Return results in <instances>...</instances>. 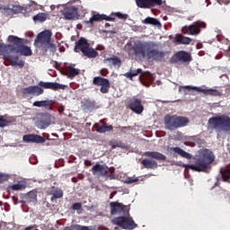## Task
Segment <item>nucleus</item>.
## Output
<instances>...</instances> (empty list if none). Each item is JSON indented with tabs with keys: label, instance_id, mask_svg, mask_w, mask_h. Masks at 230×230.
Returning <instances> with one entry per match:
<instances>
[{
	"label": "nucleus",
	"instance_id": "1a4fd4ad",
	"mask_svg": "<svg viewBox=\"0 0 230 230\" xmlns=\"http://www.w3.org/2000/svg\"><path fill=\"white\" fill-rule=\"evenodd\" d=\"M10 53H12V44L0 43V55L4 60H8L11 66H18L22 69L24 67V60H19V56H12Z\"/></svg>",
	"mask_w": 230,
	"mask_h": 230
},
{
	"label": "nucleus",
	"instance_id": "72a5a7b5",
	"mask_svg": "<svg viewBox=\"0 0 230 230\" xmlns=\"http://www.w3.org/2000/svg\"><path fill=\"white\" fill-rule=\"evenodd\" d=\"M13 191H21L22 190H26V183L24 181H18L16 184L11 185L9 187Z\"/></svg>",
	"mask_w": 230,
	"mask_h": 230
},
{
	"label": "nucleus",
	"instance_id": "09e8293b",
	"mask_svg": "<svg viewBox=\"0 0 230 230\" xmlns=\"http://www.w3.org/2000/svg\"><path fill=\"white\" fill-rule=\"evenodd\" d=\"M85 105H86V107L92 108V107H94L96 105V102H93V101H86Z\"/></svg>",
	"mask_w": 230,
	"mask_h": 230
},
{
	"label": "nucleus",
	"instance_id": "c85d7f7f",
	"mask_svg": "<svg viewBox=\"0 0 230 230\" xmlns=\"http://www.w3.org/2000/svg\"><path fill=\"white\" fill-rule=\"evenodd\" d=\"M186 89L188 91H197V93H206V90L202 89L201 87L186 85V86H180L179 93H186Z\"/></svg>",
	"mask_w": 230,
	"mask_h": 230
},
{
	"label": "nucleus",
	"instance_id": "f3484780",
	"mask_svg": "<svg viewBox=\"0 0 230 230\" xmlns=\"http://www.w3.org/2000/svg\"><path fill=\"white\" fill-rule=\"evenodd\" d=\"M138 8H154V6H161L163 0H136Z\"/></svg>",
	"mask_w": 230,
	"mask_h": 230
},
{
	"label": "nucleus",
	"instance_id": "2eb2a0df",
	"mask_svg": "<svg viewBox=\"0 0 230 230\" xmlns=\"http://www.w3.org/2000/svg\"><path fill=\"white\" fill-rule=\"evenodd\" d=\"M100 21H111L112 22H114V21H116V18L112 16H107L106 14L97 13L93 14V17L90 18V20L84 21V24L85 26H87V28H93L94 22H100Z\"/></svg>",
	"mask_w": 230,
	"mask_h": 230
},
{
	"label": "nucleus",
	"instance_id": "cd10ccee",
	"mask_svg": "<svg viewBox=\"0 0 230 230\" xmlns=\"http://www.w3.org/2000/svg\"><path fill=\"white\" fill-rule=\"evenodd\" d=\"M171 150L174 152V154H178V155H181V157H183L184 159H191V155L184 151L181 147H172Z\"/></svg>",
	"mask_w": 230,
	"mask_h": 230
},
{
	"label": "nucleus",
	"instance_id": "f8f14e48",
	"mask_svg": "<svg viewBox=\"0 0 230 230\" xmlns=\"http://www.w3.org/2000/svg\"><path fill=\"white\" fill-rule=\"evenodd\" d=\"M93 85H96L97 87H101L100 92L102 94L109 93V91L111 89V81H109V79L102 77V76H95L93 79Z\"/></svg>",
	"mask_w": 230,
	"mask_h": 230
},
{
	"label": "nucleus",
	"instance_id": "473e14b6",
	"mask_svg": "<svg viewBox=\"0 0 230 230\" xmlns=\"http://www.w3.org/2000/svg\"><path fill=\"white\" fill-rule=\"evenodd\" d=\"M113 128L112 125L107 126V124H102L97 127L96 131L99 134H105V132H111Z\"/></svg>",
	"mask_w": 230,
	"mask_h": 230
},
{
	"label": "nucleus",
	"instance_id": "c9c22d12",
	"mask_svg": "<svg viewBox=\"0 0 230 230\" xmlns=\"http://www.w3.org/2000/svg\"><path fill=\"white\" fill-rule=\"evenodd\" d=\"M0 12L6 17H8V15H13L12 8H10L8 5H3V4H0Z\"/></svg>",
	"mask_w": 230,
	"mask_h": 230
},
{
	"label": "nucleus",
	"instance_id": "3c124183",
	"mask_svg": "<svg viewBox=\"0 0 230 230\" xmlns=\"http://www.w3.org/2000/svg\"><path fill=\"white\" fill-rule=\"evenodd\" d=\"M218 4H229V0H217Z\"/></svg>",
	"mask_w": 230,
	"mask_h": 230
},
{
	"label": "nucleus",
	"instance_id": "f704fd0d",
	"mask_svg": "<svg viewBox=\"0 0 230 230\" xmlns=\"http://www.w3.org/2000/svg\"><path fill=\"white\" fill-rule=\"evenodd\" d=\"M223 181H227L230 179V167L226 166L225 169L220 170Z\"/></svg>",
	"mask_w": 230,
	"mask_h": 230
},
{
	"label": "nucleus",
	"instance_id": "b1692460",
	"mask_svg": "<svg viewBox=\"0 0 230 230\" xmlns=\"http://www.w3.org/2000/svg\"><path fill=\"white\" fill-rule=\"evenodd\" d=\"M66 73L68 78H75L80 75V69L75 68V65H69L66 66Z\"/></svg>",
	"mask_w": 230,
	"mask_h": 230
},
{
	"label": "nucleus",
	"instance_id": "6e6d98bb",
	"mask_svg": "<svg viewBox=\"0 0 230 230\" xmlns=\"http://www.w3.org/2000/svg\"><path fill=\"white\" fill-rule=\"evenodd\" d=\"M31 229H33V226H27V227L25 228V230H31Z\"/></svg>",
	"mask_w": 230,
	"mask_h": 230
},
{
	"label": "nucleus",
	"instance_id": "f257e3e1",
	"mask_svg": "<svg viewBox=\"0 0 230 230\" xmlns=\"http://www.w3.org/2000/svg\"><path fill=\"white\" fill-rule=\"evenodd\" d=\"M130 51H133L135 57L155 62H164V57H166V52L155 49V43L152 41H137Z\"/></svg>",
	"mask_w": 230,
	"mask_h": 230
},
{
	"label": "nucleus",
	"instance_id": "412c9836",
	"mask_svg": "<svg viewBox=\"0 0 230 230\" xmlns=\"http://www.w3.org/2000/svg\"><path fill=\"white\" fill-rule=\"evenodd\" d=\"M53 100L36 101L32 103L33 107H44L45 111H53Z\"/></svg>",
	"mask_w": 230,
	"mask_h": 230
},
{
	"label": "nucleus",
	"instance_id": "0eeeda50",
	"mask_svg": "<svg viewBox=\"0 0 230 230\" xmlns=\"http://www.w3.org/2000/svg\"><path fill=\"white\" fill-rule=\"evenodd\" d=\"M51 31L40 32L34 40V46L42 51H48L49 48L55 49V44L51 43Z\"/></svg>",
	"mask_w": 230,
	"mask_h": 230
},
{
	"label": "nucleus",
	"instance_id": "4c0bfd02",
	"mask_svg": "<svg viewBox=\"0 0 230 230\" xmlns=\"http://www.w3.org/2000/svg\"><path fill=\"white\" fill-rule=\"evenodd\" d=\"M26 202H37V192L30 191L25 197Z\"/></svg>",
	"mask_w": 230,
	"mask_h": 230
},
{
	"label": "nucleus",
	"instance_id": "dca6fc26",
	"mask_svg": "<svg viewBox=\"0 0 230 230\" xmlns=\"http://www.w3.org/2000/svg\"><path fill=\"white\" fill-rule=\"evenodd\" d=\"M128 107L132 112H135V114H142L143 111H145V106H143L141 99L136 97L129 100Z\"/></svg>",
	"mask_w": 230,
	"mask_h": 230
},
{
	"label": "nucleus",
	"instance_id": "58836bf2",
	"mask_svg": "<svg viewBox=\"0 0 230 230\" xmlns=\"http://www.w3.org/2000/svg\"><path fill=\"white\" fill-rule=\"evenodd\" d=\"M13 15V13H26V7L21 5H13L12 8Z\"/></svg>",
	"mask_w": 230,
	"mask_h": 230
},
{
	"label": "nucleus",
	"instance_id": "bb28decb",
	"mask_svg": "<svg viewBox=\"0 0 230 230\" xmlns=\"http://www.w3.org/2000/svg\"><path fill=\"white\" fill-rule=\"evenodd\" d=\"M109 64V66H118V67H121V58L113 56L112 58H108L106 59H104V64L107 63Z\"/></svg>",
	"mask_w": 230,
	"mask_h": 230
},
{
	"label": "nucleus",
	"instance_id": "c03bdc74",
	"mask_svg": "<svg viewBox=\"0 0 230 230\" xmlns=\"http://www.w3.org/2000/svg\"><path fill=\"white\" fill-rule=\"evenodd\" d=\"M115 16L118 17V19H121L122 21H127L128 19V14L121 13H115Z\"/></svg>",
	"mask_w": 230,
	"mask_h": 230
},
{
	"label": "nucleus",
	"instance_id": "5701e85b",
	"mask_svg": "<svg viewBox=\"0 0 230 230\" xmlns=\"http://www.w3.org/2000/svg\"><path fill=\"white\" fill-rule=\"evenodd\" d=\"M141 164L144 166V168H146L147 170H155V168H157L158 166L155 160L150 158L143 159Z\"/></svg>",
	"mask_w": 230,
	"mask_h": 230
},
{
	"label": "nucleus",
	"instance_id": "6ab92c4d",
	"mask_svg": "<svg viewBox=\"0 0 230 230\" xmlns=\"http://www.w3.org/2000/svg\"><path fill=\"white\" fill-rule=\"evenodd\" d=\"M201 28H206V22H194L192 24L189 25L190 35H199L201 31Z\"/></svg>",
	"mask_w": 230,
	"mask_h": 230
},
{
	"label": "nucleus",
	"instance_id": "79ce46f5",
	"mask_svg": "<svg viewBox=\"0 0 230 230\" xmlns=\"http://www.w3.org/2000/svg\"><path fill=\"white\" fill-rule=\"evenodd\" d=\"M8 125H10V121L0 115V128H4V127H8Z\"/></svg>",
	"mask_w": 230,
	"mask_h": 230
},
{
	"label": "nucleus",
	"instance_id": "4468645a",
	"mask_svg": "<svg viewBox=\"0 0 230 230\" xmlns=\"http://www.w3.org/2000/svg\"><path fill=\"white\" fill-rule=\"evenodd\" d=\"M61 13L65 21H76L78 19V7L73 5L66 6L61 11Z\"/></svg>",
	"mask_w": 230,
	"mask_h": 230
},
{
	"label": "nucleus",
	"instance_id": "423d86ee",
	"mask_svg": "<svg viewBox=\"0 0 230 230\" xmlns=\"http://www.w3.org/2000/svg\"><path fill=\"white\" fill-rule=\"evenodd\" d=\"M74 50L75 53H83L84 57H87V58H96L98 57V51L96 49L91 48V43L87 40V39L81 37L74 47Z\"/></svg>",
	"mask_w": 230,
	"mask_h": 230
},
{
	"label": "nucleus",
	"instance_id": "f03ea898",
	"mask_svg": "<svg viewBox=\"0 0 230 230\" xmlns=\"http://www.w3.org/2000/svg\"><path fill=\"white\" fill-rule=\"evenodd\" d=\"M215 161V155L209 149H202L199 155L194 157V164H184L185 170L193 172H206L210 164Z\"/></svg>",
	"mask_w": 230,
	"mask_h": 230
},
{
	"label": "nucleus",
	"instance_id": "37998d69",
	"mask_svg": "<svg viewBox=\"0 0 230 230\" xmlns=\"http://www.w3.org/2000/svg\"><path fill=\"white\" fill-rule=\"evenodd\" d=\"M10 179V175L5 173H0V184H3V182H6Z\"/></svg>",
	"mask_w": 230,
	"mask_h": 230
},
{
	"label": "nucleus",
	"instance_id": "bf43d9fd",
	"mask_svg": "<svg viewBox=\"0 0 230 230\" xmlns=\"http://www.w3.org/2000/svg\"><path fill=\"white\" fill-rule=\"evenodd\" d=\"M72 181H73V182H76V181H75V178H72Z\"/></svg>",
	"mask_w": 230,
	"mask_h": 230
},
{
	"label": "nucleus",
	"instance_id": "393cba45",
	"mask_svg": "<svg viewBox=\"0 0 230 230\" xmlns=\"http://www.w3.org/2000/svg\"><path fill=\"white\" fill-rule=\"evenodd\" d=\"M51 202H55V200H57V199H62V197H64V191L62 190V189L58 188V187H52L51 188Z\"/></svg>",
	"mask_w": 230,
	"mask_h": 230
},
{
	"label": "nucleus",
	"instance_id": "7ed1b4c3",
	"mask_svg": "<svg viewBox=\"0 0 230 230\" xmlns=\"http://www.w3.org/2000/svg\"><path fill=\"white\" fill-rule=\"evenodd\" d=\"M67 87L66 84H61L57 82H44L40 81L38 85H31L25 88H22V94L33 95V96H40V94H44V89H50L51 91H58L64 90Z\"/></svg>",
	"mask_w": 230,
	"mask_h": 230
},
{
	"label": "nucleus",
	"instance_id": "a878e982",
	"mask_svg": "<svg viewBox=\"0 0 230 230\" xmlns=\"http://www.w3.org/2000/svg\"><path fill=\"white\" fill-rule=\"evenodd\" d=\"M175 42L178 44H191L193 42V40L190 37L183 36L182 34H177L176 37L174 38Z\"/></svg>",
	"mask_w": 230,
	"mask_h": 230
},
{
	"label": "nucleus",
	"instance_id": "7c9ffc66",
	"mask_svg": "<svg viewBox=\"0 0 230 230\" xmlns=\"http://www.w3.org/2000/svg\"><path fill=\"white\" fill-rule=\"evenodd\" d=\"M143 24H151L152 26H157L161 28L162 24L157 18L147 17L142 21Z\"/></svg>",
	"mask_w": 230,
	"mask_h": 230
},
{
	"label": "nucleus",
	"instance_id": "8fccbe9b",
	"mask_svg": "<svg viewBox=\"0 0 230 230\" xmlns=\"http://www.w3.org/2000/svg\"><path fill=\"white\" fill-rule=\"evenodd\" d=\"M101 75L102 76H107V75H109V69L107 68L101 69Z\"/></svg>",
	"mask_w": 230,
	"mask_h": 230
},
{
	"label": "nucleus",
	"instance_id": "6e6552de",
	"mask_svg": "<svg viewBox=\"0 0 230 230\" xmlns=\"http://www.w3.org/2000/svg\"><path fill=\"white\" fill-rule=\"evenodd\" d=\"M190 123V119L186 117L177 115H165L164 125L167 130H177L182 127H186Z\"/></svg>",
	"mask_w": 230,
	"mask_h": 230
},
{
	"label": "nucleus",
	"instance_id": "4d7b16f0",
	"mask_svg": "<svg viewBox=\"0 0 230 230\" xmlns=\"http://www.w3.org/2000/svg\"><path fill=\"white\" fill-rule=\"evenodd\" d=\"M108 26H111L110 23H105V28H108Z\"/></svg>",
	"mask_w": 230,
	"mask_h": 230
},
{
	"label": "nucleus",
	"instance_id": "052dcab7",
	"mask_svg": "<svg viewBox=\"0 0 230 230\" xmlns=\"http://www.w3.org/2000/svg\"><path fill=\"white\" fill-rule=\"evenodd\" d=\"M122 128H127V127H123Z\"/></svg>",
	"mask_w": 230,
	"mask_h": 230
},
{
	"label": "nucleus",
	"instance_id": "4be33fe9",
	"mask_svg": "<svg viewBox=\"0 0 230 230\" xmlns=\"http://www.w3.org/2000/svg\"><path fill=\"white\" fill-rule=\"evenodd\" d=\"M144 155L145 157H149L150 159H155L156 161H166V155L157 151H146L144 153Z\"/></svg>",
	"mask_w": 230,
	"mask_h": 230
},
{
	"label": "nucleus",
	"instance_id": "a18cd8bd",
	"mask_svg": "<svg viewBox=\"0 0 230 230\" xmlns=\"http://www.w3.org/2000/svg\"><path fill=\"white\" fill-rule=\"evenodd\" d=\"M139 181V179L137 178H134V177H128L126 179L125 182L126 184H133V182H138Z\"/></svg>",
	"mask_w": 230,
	"mask_h": 230
},
{
	"label": "nucleus",
	"instance_id": "5fc2aeb1",
	"mask_svg": "<svg viewBox=\"0 0 230 230\" xmlns=\"http://www.w3.org/2000/svg\"><path fill=\"white\" fill-rule=\"evenodd\" d=\"M65 109H66V108H65L64 106H62V105L59 106V107H58V112H59V114H62V112H64Z\"/></svg>",
	"mask_w": 230,
	"mask_h": 230
},
{
	"label": "nucleus",
	"instance_id": "e433bc0d",
	"mask_svg": "<svg viewBox=\"0 0 230 230\" xmlns=\"http://www.w3.org/2000/svg\"><path fill=\"white\" fill-rule=\"evenodd\" d=\"M48 17V14L46 13H40L33 16V21L35 22H44Z\"/></svg>",
	"mask_w": 230,
	"mask_h": 230
},
{
	"label": "nucleus",
	"instance_id": "49530a36",
	"mask_svg": "<svg viewBox=\"0 0 230 230\" xmlns=\"http://www.w3.org/2000/svg\"><path fill=\"white\" fill-rule=\"evenodd\" d=\"M72 209H74V211H80V209H82V203L80 202L74 203L72 205Z\"/></svg>",
	"mask_w": 230,
	"mask_h": 230
},
{
	"label": "nucleus",
	"instance_id": "13d9d810",
	"mask_svg": "<svg viewBox=\"0 0 230 230\" xmlns=\"http://www.w3.org/2000/svg\"><path fill=\"white\" fill-rule=\"evenodd\" d=\"M44 116H51V114L45 113Z\"/></svg>",
	"mask_w": 230,
	"mask_h": 230
},
{
	"label": "nucleus",
	"instance_id": "9d476101",
	"mask_svg": "<svg viewBox=\"0 0 230 230\" xmlns=\"http://www.w3.org/2000/svg\"><path fill=\"white\" fill-rule=\"evenodd\" d=\"M114 226H119L121 229L132 230L137 227V224L130 217L120 216L111 220Z\"/></svg>",
	"mask_w": 230,
	"mask_h": 230
},
{
	"label": "nucleus",
	"instance_id": "864d4df0",
	"mask_svg": "<svg viewBox=\"0 0 230 230\" xmlns=\"http://www.w3.org/2000/svg\"><path fill=\"white\" fill-rule=\"evenodd\" d=\"M84 165L85 166H92L93 163L91 162V160H84Z\"/></svg>",
	"mask_w": 230,
	"mask_h": 230
},
{
	"label": "nucleus",
	"instance_id": "ddd939ff",
	"mask_svg": "<svg viewBox=\"0 0 230 230\" xmlns=\"http://www.w3.org/2000/svg\"><path fill=\"white\" fill-rule=\"evenodd\" d=\"M111 215H128V207L123 203L113 201L110 203Z\"/></svg>",
	"mask_w": 230,
	"mask_h": 230
},
{
	"label": "nucleus",
	"instance_id": "39448f33",
	"mask_svg": "<svg viewBox=\"0 0 230 230\" xmlns=\"http://www.w3.org/2000/svg\"><path fill=\"white\" fill-rule=\"evenodd\" d=\"M8 40L11 42V53H16V55H23V57H31L33 52L31 49L24 45V40L17 36L10 35Z\"/></svg>",
	"mask_w": 230,
	"mask_h": 230
},
{
	"label": "nucleus",
	"instance_id": "aec40b11",
	"mask_svg": "<svg viewBox=\"0 0 230 230\" xmlns=\"http://www.w3.org/2000/svg\"><path fill=\"white\" fill-rule=\"evenodd\" d=\"M22 139L24 143H46V138L35 134L25 135Z\"/></svg>",
	"mask_w": 230,
	"mask_h": 230
},
{
	"label": "nucleus",
	"instance_id": "2f4dec72",
	"mask_svg": "<svg viewBox=\"0 0 230 230\" xmlns=\"http://www.w3.org/2000/svg\"><path fill=\"white\" fill-rule=\"evenodd\" d=\"M49 125H50L49 120H48L46 119H40L36 121L37 128H40L41 130L48 128V127H49Z\"/></svg>",
	"mask_w": 230,
	"mask_h": 230
},
{
	"label": "nucleus",
	"instance_id": "c756f323",
	"mask_svg": "<svg viewBox=\"0 0 230 230\" xmlns=\"http://www.w3.org/2000/svg\"><path fill=\"white\" fill-rule=\"evenodd\" d=\"M64 230H96V228H94V226H84L75 224L70 226H66Z\"/></svg>",
	"mask_w": 230,
	"mask_h": 230
},
{
	"label": "nucleus",
	"instance_id": "a211bd4d",
	"mask_svg": "<svg viewBox=\"0 0 230 230\" xmlns=\"http://www.w3.org/2000/svg\"><path fill=\"white\" fill-rule=\"evenodd\" d=\"M93 175L97 177H107V173L111 172V169L107 165L96 164L91 170Z\"/></svg>",
	"mask_w": 230,
	"mask_h": 230
},
{
	"label": "nucleus",
	"instance_id": "de8ad7c7",
	"mask_svg": "<svg viewBox=\"0 0 230 230\" xmlns=\"http://www.w3.org/2000/svg\"><path fill=\"white\" fill-rule=\"evenodd\" d=\"M181 31L184 35H190V25H185L182 27Z\"/></svg>",
	"mask_w": 230,
	"mask_h": 230
},
{
	"label": "nucleus",
	"instance_id": "680f3d73",
	"mask_svg": "<svg viewBox=\"0 0 230 230\" xmlns=\"http://www.w3.org/2000/svg\"><path fill=\"white\" fill-rule=\"evenodd\" d=\"M0 229H1V224H0Z\"/></svg>",
	"mask_w": 230,
	"mask_h": 230
},
{
	"label": "nucleus",
	"instance_id": "20e7f679",
	"mask_svg": "<svg viewBox=\"0 0 230 230\" xmlns=\"http://www.w3.org/2000/svg\"><path fill=\"white\" fill-rule=\"evenodd\" d=\"M208 125L212 130L230 134V117L227 115L223 114L208 119Z\"/></svg>",
	"mask_w": 230,
	"mask_h": 230
},
{
	"label": "nucleus",
	"instance_id": "9b49d317",
	"mask_svg": "<svg viewBox=\"0 0 230 230\" xmlns=\"http://www.w3.org/2000/svg\"><path fill=\"white\" fill-rule=\"evenodd\" d=\"M191 60H193L191 58V54L184 50H180L176 52L170 58L171 64H190Z\"/></svg>",
	"mask_w": 230,
	"mask_h": 230
},
{
	"label": "nucleus",
	"instance_id": "ea45409f",
	"mask_svg": "<svg viewBox=\"0 0 230 230\" xmlns=\"http://www.w3.org/2000/svg\"><path fill=\"white\" fill-rule=\"evenodd\" d=\"M140 73H142L141 69H137V70H130L129 72L124 74V76H126V78H129V80H132V78H134V76H137V75H140Z\"/></svg>",
	"mask_w": 230,
	"mask_h": 230
},
{
	"label": "nucleus",
	"instance_id": "a19ab883",
	"mask_svg": "<svg viewBox=\"0 0 230 230\" xmlns=\"http://www.w3.org/2000/svg\"><path fill=\"white\" fill-rule=\"evenodd\" d=\"M110 145L113 148H125V144L121 140H113L110 142Z\"/></svg>",
	"mask_w": 230,
	"mask_h": 230
},
{
	"label": "nucleus",
	"instance_id": "603ef678",
	"mask_svg": "<svg viewBox=\"0 0 230 230\" xmlns=\"http://www.w3.org/2000/svg\"><path fill=\"white\" fill-rule=\"evenodd\" d=\"M104 177H106V179H111V180H112V179H114V173H112V172H111L110 174L107 173V175L104 176Z\"/></svg>",
	"mask_w": 230,
	"mask_h": 230
}]
</instances>
